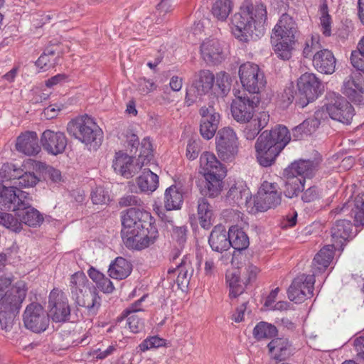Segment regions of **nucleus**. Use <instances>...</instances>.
<instances>
[{
  "label": "nucleus",
  "instance_id": "obj_39",
  "mask_svg": "<svg viewBox=\"0 0 364 364\" xmlns=\"http://www.w3.org/2000/svg\"><path fill=\"white\" fill-rule=\"evenodd\" d=\"M136 184L141 192L152 193L158 187L159 176L149 169H144L136 178Z\"/></svg>",
  "mask_w": 364,
  "mask_h": 364
},
{
  "label": "nucleus",
  "instance_id": "obj_42",
  "mask_svg": "<svg viewBox=\"0 0 364 364\" xmlns=\"http://www.w3.org/2000/svg\"><path fill=\"white\" fill-rule=\"evenodd\" d=\"M228 236L230 247L237 250H243L248 247L250 245L249 237L242 228L237 225L230 228Z\"/></svg>",
  "mask_w": 364,
  "mask_h": 364
},
{
  "label": "nucleus",
  "instance_id": "obj_18",
  "mask_svg": "<svg viewBox=\"0 0 364 364\" xmlns=\"http://www.w3.org/2000/svg\"><path fill=\"white\" fill-rule=\"evenodd\" d=\"M342 93L350 100L360 104L364 94V74L352 72L343 81Z\"/></svg>",
  "mask_w": 364,
  "mask_h": 364
},
{
  "label": "nucleus",
  "instance_id": "obj_1",
  "mask_svg": "<svg viewBox=\"0 0 364 364\" xmlns=\"http://www.w3.org/2000/svg\"><path fill=\"white\" fill-rule=\"evenodd\" d=\"M267 20V6L262 2L252 4L245 1L238 13L232 18V33L241 41L247 42L250 38H257L264 33Z\"/></svg>",
  "mask_w": 364,
  "mask_h": 364
},
{
  "label": "nucleus",
  "instance_id": "obj_19",
  "mask_svg": "<svg viewBox=\"0 0 364 364\" xmlns=\"http://www.w3.org/2000/svg\"><path fill=\"white\" fill-rule=\"evenodd\" d=\"M43 149L49 154L56 156L62 154L67 146V138L63 132L45 130L40 139Z\"/></svg>",
  "mask_w": 364,
  "mask_h": 364
},
{
  "label": "nucleus",
  "instance_id": "obj_21",
  "mask_svg": "<svg viewBox=\"0 0 364 364\" xmlns=\"http://www.w3.org/2000/svg\"><path fill=\"white\" fill-rule=\"evenodd\" d=\"M112 167L117 173L127 178L132 177L141 168L139 162L134 163L133 157L122 152L116 154Z\"/></svg>",
  "mask_w": 364,
  "mask_h": 364
},
{
  "label": "nucleus",
  "instance_id": "obj_57",
  "mask_svg": "<svg viewBox=\"0 0 364 364\" xmlns=\"http://www.w3.org/2000/svg\"><path fill=\"white\" fill-rule=\"evenodd\" d=\"M320 48L321 45L318 43V38L312 36L306 41L305 47L303 50L304 57L306 58L313 57L316 52L320 50Z\"/></svg>",
  "mask_w": 364,
  "mask_h": 364
},
{
  "label": "nucleus",
  "instance_id": "obj_34",
  "mask_svg": "<svg viewBox=\"0 0 364 364\" xmlns=\"http://www.w3.org/2000/svg\"><path fill=\"white\" fill-rule=\"evenodd\" d=\"M197 215L200 227L208 230L213 224V210L207 198L201 197L197 202Z\"/></svg>",
  "mask_w": 364,
  "mask_h": 364
},
{
  "label": "nucleus",
  "instance_id": "obj_58",
  "mask_svg": "<svg viewBox=\"0 0 364 364\" xmlns=\"http://www.w3.org/2000/svg\"><path fill=\"white\" fill-rule=\"evenodd\" d=\"M216 85L223 95H226L229 92L231 85L230 75L225 72L219 73L216 77Z\"/></svg>",
  "mask_w": 364,
  "mask_h": 364
},
{
  "label": "nucleus",
  "instance_id": "obj_55",
  "mask_svg": "<svg viewBox=\"0 0 364 364\" xmlns=\"http://www.w3.org/2000/svg\"><path fill=\"white\" fill-rule=\"evenodd\" d=\"M18 314L0 309V325L2 329L9 331L14 324L16 316Z\"/></svg>",
  "mask_w": 364,
  "mask_h": 364
},
{
  "label": "nucleus",
  "instance_id": "obj_62",
  "mask_svg": "<svg viewBox=\"0 0 364 364\" xmlns=\"http://www.w3.org/2000/svg\"><path fill=\"white\" fill-rule=\"evenodd\" d=\"M156 88L155 83L146 78H139L137 81V90L143 95H146Z\"/></svg>",
  "mask_w": 364,
  "mask_h": 364
},
{
  "label": "nucleus",
  "instance_id": "obj_41",
  "mask_svg": "<svg viewBox=\"0 0 364 364\" xmlns=\"http://www.w3.org/2000/svg\"><path fill=\"white\" fill-rule=\"evenodd\" d=\"M249 196L250 191L245 183L243 181H237L231 185L226 198L230 203H239L243 198L247 203Z\"/></svg>",
  "mask_w": 364,
  "mask_h": 364
},
{
  "label": "nucleus",
  "instance_id": "obj_5",
  "mask_svg": "<svg viewBox=\"0 0 364 364\" xmlns=\"http://www.w3.org/2000/svg\"><path fill=\"white\" fill-rule=\"evenodd\" d=\"M68 132L85 144L101 142L102 132L93 119L87 115L70 122L67 127Z\"/></svg>",
  "mask_w": 364,
  "mask_h": 364
},
{
  "label": "nucleus",
  "instance_id": "obj_32",
  "mask_svg": "<svg viewBox=\"0 0 364 364\" xmlns=\"http://www.w3.org/2000/svg\"><path fill=\"white\" fill-rule=\"evenodd\" d=\"M269 121V114L267 112H259L255 118H252L247 122L243 129V134L247 140H253L259 134L260 131L264 129Z\"/></svg>",
  "mask_w": 364,
  "mask_h": 364
},
{
  "label": "nucleus",
  "instance_id": "obj_56",
  "mask_svg": "<svg viewBox=\"0 0 364 364\" xmlns=\"http://www.w3.org/2000/svg\"><path fill=\"white\" fill-rule=\"evenodd\" d=\"M91 199L94 204H106L109 201V195L104 188L98 186L92 191Z\"/></svg>",
  "mask_w": 364,
  "mask_h": 364
},
{
  "label": "nucleus",
  "instance_id": "obj_53",
  "mask_svg": "<svg viewBox=\"0 0 364 364\" xmlns=\"http://www.w3.org/2000/svg\"><path fill=\"white\" fill-rule=\"evenodd\" d=\"M165 346L166 341L164 339L154 336L146 338L139 345L138 348L141 351L145 352L152 348H157Z\"/></svg>",
  "mask_w": 364,
  "mask_h": 364
},
{
  "label": "nucleus",
  "instance_id": "obj_16",
  "mask_svg": "<svg viewBox=\"0 0 364 364\" xmlns=\"http://www.w3.org/2000/svg\"><path fill=\"white\" fill-rule=\"evenodd\" d=\"M315 277L305 274L297 276L288 289V297L295 303H301L314 294Z\"/></svg>",
  "mask_w": 364,
  "mask_h": 364
},
{
  "label": "nucleus",
  "instance_id": "obj_23",
  "mask_svg": "<svg viewBox=\"0 0 364 364\" xmlns=\"http://www.w3.org/2000/svg\"><path fill=\"white\" fill-rule=\"evenodd\" d=\"M353 225L348 220H338L333 225L331 232L334 249L342 248L353 236Z\"/></svg>",
  "mask_w": 364,
  "mask_h": 364
},
{
  "label": "nucleus",
  "instance_id": "obj_51",
  "mask_svg": "<svg viewBox=\"0 0 364 364\" xmlns=\"http://www.w3.org/2000/svg\"><path fill=\"white\" fill-rule=\"evenodd\" d=\"M26 209L27 210L22 215L23 223L31 227L40 225L43 221V218L39 211L31 206Z\"/></svg>",
  "mask_w": 364,
  "mask_h": 364
},
{
  "label": "nucleus",
  "instance_id": "obj_36",
  "mask_svg": "<svg viewBox=\"0 0 364 364\" xmlns=\"http://www.w3.org/2000/svg\"><path fill=\"white\" fill-rule=\"evenodd\" d=\"M92 286L93 284L89 282L82 272H77L70 276L69 288L73 299H75L76 296H80Z\"/></svg>",
  "mask_w": 364,
  "mask_h": 364
},
{
  "label": "nucleus",
  "instance_id": "obj_40",
  "mask_svg": "<svg viewBox=\"0 0 364 364\" xmlns=\"http://www.w3.org/2000/svg\"><path fill=\"white\" fill-rule=\"evenodd\" d=\"M183 202V193L176 186H171L166 190L164 207L167 210L180 209Z\"/></svg>",
  "mask_w": 364,
  "mask_h": 364
},
{
  "label": "nucleus",
  "instance_id": "obj_22",
  "mask_svg": "<svg viewBox=\"0 0 364 364\" xmlns=\"http://www.w3.org/2000/svg\"><path fill=\"white\" fill-rule=\"evenodd\" d=\"M215 76L208 70H200L196 73L193 77L192 86L186 95L193 92L196 96H202L209 92L213 87Z\"/></svg>",
  "mask_w": 364,
  "mask_h": 364
},
{
  "label": "nucleus",
  "instance_id": "obj_28",
  "mask_svg": "<svg viewBox=\"0 0 364 364\" xmlns=\"http://www.w3.org/2000/svg\"><path fill=\"white\" fill-rule=\"evenodd\" d=\"M200 167L203 169L204 176L206 173H213L218 177H225L226 175L225 168L210 152L206 151L201 154Z\"/></svg>",
  "mask_w": 364,
  "mask_h": 364
},
{
  "label": "nucleus",
  "instance_id": "obj_59",
  "mask_svg": "<svg viewBox=\"0 0 364 364\" xmlns=\"http://www.w3.org/2000/svg\"><path fill=\"white\" fill-rule=\"evenodd\" d=\"M122 318H127V325L130 331L134 333H139L144 328V322L139 318L137 315L132 314L129 316H122Z\"/></svg>",
  "mask_w": 364,
  "mask_h": 364
},
{
  "label": "nucleus",
  "instance_id": "obj_15",
  "mask_svg": "<svg viewBox=\"0 0 364 364\" xmlns=\"http://www.w3.org/2000/svg\"><path fill=\"white\" fill-rule=\"evenodd\" d=\"M122 237L127 248L142 250L156 242L159 237V232L155 226L122 235Z\"/></svg>",
  "mask_w": 364,
  "mask_h": 364
},
{
  "label": "nucleus",
  "instance_id": "obj_11",
  "mask_svg": "<svg viewBox=\"0 0 364 364\" xmlns=\"http://www.w3.org/2000/svg\"><path fill=\"white\" fill-rule=\"evenodd\" d=\"M14 185L6 187L0 183V208L15 211L17 210H25L30 207L28 193L18 190Z\"/></svg>",
  "mask_w": 364,
  "mask_h": 364
},
{
  "label": "nucleus",
  "instance_id": "obj_31",
  "mask_svg": "<svg viewBox=\"0 0 364 364\" xmlns=\"http://www.w3.org/2000/svg\"><path fill=\"white\" fill-rule=\"evenodd\" d=\"M334 246L326 245L315 255L311 264V272L314 277L324 272L329 266L334 256Z\"/></svg>",
  "mask_w": 364,
  "mask_h": 364
},
{
  "label": "nucleus",
  "instance_id": "obj_44",
  "mask_svg": "<svg viewBox=\"0 0 364 364\" xmlns=\"http://www.w3.org/2000/svg\"><path fill=\"white\" fill-rule=\"evenodd\" d=\"M226 282L230 287V296L237 297L245 291V287L240 280V272L238 269H228L225 274Z\"/></svg>",
  "mask_w": 364,
  "mask_h": 364
},
{
  "label": "nucleus",
  "instance_id": "obj_64",
  "mask_svg": "<svg viewBox=\"0 0 364 364\" xmlns=\"http://www.w3.org/2000/svg\"><path fill=\"white\" fill-rule=\"evenodd\" d=\"M319 196L320 194L318 188L316 186H311L304 192L301 198L304 202L310 203L318 199Z\"/></svg>",
  "mask_w": 364,
  "mask_h": 364
},
{
  "label": "nucleus",
  "instance_id": "obj_24",
  "mask_svg": "<svg viewBox=\"0 0 364 364\" xmlns=\"http://www.w3.org/2000/svg\"><path fill=\"white\" fill-rule=\"evenodd\" d=\"M77 306L84 307L90 315H95L100 308L102 299L93 285L74 299Z\"/></svg>",
  "mask_w": 364,
  "mask_h": 364
},
{
  "label": "nucleus",
  "instance_id": "obj_17",
  "mask_svg": "<svg viewBox=\"0 0 364 364\" xmlns=\"http://www.w3.org/2000/svg\"><path fill=\"white\" fill-rule=\"evenodd\" d=\"M26 284L18 281L7 291L1 302L0 309L18 314L27 294Z\"/></svg>",
  "mask_w": 364,
  "mask_h": 364
},
{
  "label": "nucleus",
  "instance_id": "obj_35",
  "mask_svg": "<svg viewBox=\"0 0 364 364\" xmlns=\"http://www.w3.org/2000/svg\"><path fill=\"white\" fill-rule=\"evenodd\" d=\"M272 356L278 360L288 358L291 354V344L287 338L272 339L267 346Z\"/></svg>",
  "mask_w": 364,
  "mask_h": 364
},
{
  "label": "nucleus",
  "instance_id": "obj_50",
  "mask_svg": "<svg viewBox=\"0 0 364 364\" xmlns=\"http://www.w3.org/2000/svg\"><path fill=\"white\" fill-rule=\"evenodd\" d=\"M354 221L355 226H364V194L358 195L354 200Z\"/></svg>",
  "mask_w": 364,
  "mask_h": 364
},
{
  "label": "nucleus",
  "instance_id": "obj_30",
  "mask_svg": "<svg viewBox=\"0 0 364 364\" xmlns=\"http://www.w3.org/2000/svg\"><path fill=\"white\" fill-rule=\"evenodd\" d=\"M208 242L212 250L218 252L228 250L231 245L228 233L227 234L225 228L221 225L214 227L210 232Z\"/></svg>",
  "mask_w": 364,
  "mask_h": 364
},
{
  "label": "nucleus",
  "instance_id": "obj_25",
  "mask_svg": "<svg viewBox=\"0 0 364 364\" xmlns=\"http://www.w3.org/2000/svg\"><path fill=\"white\" fill-rule=\"evenodd\" d=\"M312 63L318 72L328 75L335 71L336 60L331 50L321 49L313 55Z\"/></svg>",
  "mask_w": 364,
  "mask_h": 364
},
{
  "label": "nucleus",
  "instance_id": "obj_6",
  "mask_svg": "<svg viewBox=\"0 0 364 364\" xmlns=\"http://www.w3.org/2000/svg\"><path fill=\"white\" fill-rule=\"evenodd\" d=\"M277 183L264 181L253 198L247 202L249 207H251L250 212L256 213L264 212L270 208L279 205L282 201V193L279 191Z\"/></svg>",
  "mask_w": 364,
  "mask_h": 364
},
{
  "label": "nucleus",
  "instance_id": "obj_4",
  "mask_svg": "<svg viewBox=\"0 0 364 364\" xmlns=\"http://www.w3.org/2000/svg\"><path fill=\"white\" fill-rule=\"evenodd\" d=\"M235 98L230 104L232 118L239 123L245 124L252 119L260 103L259 95L246 92L245 90H234Z\"/></svg>",
  "mask_w": 364,
  "mask_h": 364
},
{
  "label": "nucleus",
  "instance_id": "obj_7",
  "mask_svg": "<svg viewBox=\"0 0 364 364\" xmlns=\"http://www.w3.org/2000/svg\"><path fill=\"white\" fill-rule=\"evenodd\" d=\"M298 92L296 93L295 104L301 108L315 100L322 92V84L314 73H305L297 82Z\"/></svg>",
  "mask_w": 364,
  "mask_h": 364
},
{
  "label": "nucleus",
  "instance_id": "obj_52",
  "mask_svg": "<svg viewBox=\"0 0 364 364\" xmlns=\"http://www.w3.org/2000/svg\"><path fill=\"white\" fill-rule=\"evenodd\" d=\"M38 181V177L34 173L28 171L14 178L13 185L15 187L18 186L20 188H28L36 186Z\"/></svg>",
  "mask_w": 364,
  "mask_h": 364
},
{
  "label": "nucleus",
  "instance_id": "obj_29",
  "mask_svg": "<svg viewBox=\"0 0 364 364\" xmlns=\"http://www.w3.org/2000/svg\"><path fill=\"white\" fill-rule=\"evenodd\" d=\"M193 272V269L191 260L187 256L183 257L175 269H169L168 272V274H178L176 282L178 288L182 291H184L188 287Z\"/></svg>",
  "mask_w": 364,
  "mask_h": 364
},
{
  "label": "nucleus",
  "instance_id": "obj_48",
  "mask_svg": "<svg viewBox=\"0 0 364 364\" xmlns=\"http://www.w3.org/2000/svg\"><path fill=\"white\" fill-rule=\"evenodd\" d=\"M277 333V328L267 322H259L253 329V336L257 340L270 338Z\"/></svg>",
  "mask_w": 364,
  "mask_h": 364
},
{
  "label": "nucleus",
  "instance_id": "obj_61",
  "mask_svg": "<svg viewBox=\"0 0 364 364\" xmlns=\"http://www.w3.org/2000/svg\"><path fill=\"white\" fill-rule=\"evenodd\" d=\"M143 204L142 200L136 196L127 194L122 196L119 201L120 207L136 206L140 207Z\"/></svg>",
  "mask_w": 364,
  "mask_h": 364
},
{
  "label": "nucleus",
  "instance_id": "obj_3",
  "mask_svg": "<svg viewBox=\"0 0 364 364\" xmlns=\"http://www.w3.org/2000/svg\"><path fill=\"white\" fill-rule=\"evenodd\" d=\"M298 32L293 18L287 14H282L273 28L271 37L274 50L279 58L287 60L291 58Z\"/></svg>",
  "mask_w": 364,
  "mask_h": 364
},
{
  "label": "nucleus",
  "instance_id": "obj_54",
  "mask_svg": "<svg viewBox=\"0 0 364 364\" xmlns=\"http://www.w3.org/2000/svg\"><path fill=\"white\" fill-rule=\"evenodd\" d=\"M171 226L172 238L181 246L183 245L187 238L188 229L186 225L176 226L173 224V220H168Z\"/></svg>",
  "mask_w": 364,
  "mask_h": 364
},
{
  "label": "nucleus",
  "instance_id": "obj_20",
  "mask_svg": "<svg viewBox=\"0 0 364 364\" xmlns=\"http://www.w3.org/2000/svg\"><path fill=\"white\" fill-rule=\"evenodd\" d=\"M201 115L200 132L205 139H210L215 134L218 129L220 115L216 113L213 106L202 107L200 109Z\"/></svg>",
  "mask_w": 364,
  "mask_h": 364
},
{
  "label": "nucleus",
  "instance_id": "obj_13",
  "mask_svg": "<svg viewBox=\"0 0 364 364\" xmlns=\"http://www.w3.org/2000/svg\"><path fill=\"white\" fill-rule=\"evenodd\" d=\"M23 321L27 329L41 333L48 328L50 316L40 304L33 302L26 306L23 314Z\"/></svg>",
  "mask_w": 364,
  "mask_h": 364
},
{
  "label": "nucleus",
  "instance_id": "obj_12",
  "mask_svg": "<svg viewBox=\"0 0 364 364\" xmlns=\"http://www.w3.org/2000/svg\"><path fill=\"white\" fill-rule=\"evenodd\" d=\"M216 151L223 161H232L238 152V141L236 133L230 127L220 129L215 137Z\"/></svg>",
  "mask_w": 364,
  "mask_h": 364
},
{
  "label": "nucleus",
  "instance_id": "obj_10",
  "mask_svg": "<svg viewBox=\"0 0 364 364\" xmlns=\"http://www.w3.org/2000/svg\"><path fill=\"white\" fill-rule=\"evenodd\" d=\"M122 235L127 233L130 234L132 232L141 230V229L155 227L151 223L150 213L139 208L127 209L122 215Z\"/></svg>",
  "mask_w": 364,
  "mask_h": 364
},
{
  "label": "nucleus",
  "instance_id": "obj_63",
  "mask_svg": "<svg viewBox=\"0 0 364 364\" xmlns=\"http://www.w3.org/2000/svg\"><path fill=\"white\" fill-rule=\"evenodd\" d=\"M199 143L195 140H188L186 147V156L190 160L196 159L200 152Z\"/></svg>",
  "mask_w": 364,
  "mask_h": 364
},
{
  "label": "nucleus",
  "instance_id": "obj_60",
  "mask_svg": "<svg viewBox=\"0 0 364 364\" xmlns=\"http://www.w3.org/2000/svg\"><path fill=\"white\" fill-rule=\"evenodd\" d=\"M350 62L353 68L357 70L355 72L364 73V54L362 52L359 50L353 51L350 55Z\"/></svg>",
  "mask_w": 364,
  "mask_h": 364
},
{
  "label": "nucleus",
  "instance_id": "obj_37",
  "mask_svg": "<svg viewBox=\"0 0 364 364\" xmlns=\"http://www.w3.org/2000/svg\"><path fill=\"white\" fill-rule=\"evenodd\" d=\"M204 184L200 187V193L210 198L218 196L221 191L222 180L225 177H218L213 173H206Z\"/></svg>",
  "mask_w": 364,
  "mask_h": 364
},
{
  "label": "nucleus",
  "instance_id": "obj_33",
  "mask_svg": "<svg viewBox=\"0 0 364 364\" xmlns=\"http://www.w3.org/2000/svg\"><path fill=\"white\" fill-rule=\"evenodd\" d=\"M317 164L310 160H299L294 161L284 170L285 175H294L305 180L306 178H311L316 170Z\"/></svg>",
  "mask_w": 364,
  "mask_h": 364
},
{
  "label": "nucleus",
  "instance_id": "obj_43",
  "mask_svg": "<svg viewBox=\"0 0 364 364\" xmlns=\"http://www.w3.org/2000/svg\"><path fill=\"white\" fill-rule=\"evenodd\" d=\"M284 194L286 197L292 198L296 197L304 188V179L297 176L285 175Z\"/></svg>",
  "mask_w": 364,
  "mask_h": 364
},
{
  "label": "nucleus",
  "instance_id": "obj_45",
  "mask_svg": "<svg viewBox=\"0 0 364 364\" xmlns=\"http://www.w3.org/2000/svg\"><path fill=\"white\" fill-rule=\"evenodd\" d=\"M231 0H217L212 6L213 15L219 21H225L232 11Z\"/></svg>",
  "mask_w": 364,
  "mask_h": 364
},
{
  "label": "nucleus",
  "instance_id": "obj_2",
  "mask_svg": "<svg viewBox=\"0 0 364 364\" xmlns=\"http://www.w3.org/2000/svg\"><path fill=\"white\" fill-rule=\"evenodd\" d=\"M290 140V133L284 126L278 125L270 131H264L255 145L258 163L264 167L272 166Z\"/></svg>",
  "mask_w": 364,
  "mask_h": 364
},
{
  "label": "nucleus",
  "instance_id": "obj_49",
  "mask_svg": "<svg viewBox=\"0 0 364 364\" xmlns=\"http://www.w3.org/2000/svg\"><path fill=\"white\" fill-rule=\"evenodd\" d=\"M0 225L7 229L18 232L22 229V223L11 213L0 212Z\"/></svg>",
  "mask_w": 364,
  "mask_h": 364
},
{
  "label": "nucleus",
  "instance_id": "obj_14",
  "mask_svg": "<svg viewBox=\"0 0 364 364\" xmlns=\"http://www.w3.org/2000/svg\"><path fill=\"white\" fill-rule=\"evenodd\" d=\"M49 316L55 322H65L68 321L70 316V306L68 299L62 290L54 288L48 297Z\"/></svg>",
  "mask_w": 364,
  "mask_h": 364
},
{
  "label": "nucleus",
  "instance_id": "obj_9",
  "mask_svg": "<svg viewBox=\"0 0 364 364\" xmlns=\"http://www.w3.org/2000/svg\"><path fill=\"white\" fill-rule=\"evenodd\" d=\"M327 110L329 117L343 124L351 123L355 111L353 107L343 97L336 93H328L327 95Z\"/></svg>",
  "mask_w": 364,
  "mask_h": 364
},
{
  "label": "nucleus",
  "instance_id": "obj_46",
  "mask_svg": "<svg viewBox=\"0 0 364 364\" xmlns=\"http://www.w3.org/2000/svg\"><path fill=\"white\" fill-rule=\"evenodd\" d=\"M318 127L317 121L308 118L293 129V136L296 139H301L304 136H308L314 133Z\"/></svg>",
  "mask_w": 364,
  "mask_h": 364
},
{
  "label": "nucleus",
  "instance_id": "obj_47",
  "mask_svg": "<svg viewBox=\"0 0 364 364\" xmlns=\"http://www.w3.org/2000/svg\"><path fill=\"white\" fill-rule=\"evenodd\" d=\"M318 12L320 14L321 31L325 36H331L332 18L328 13V8L326 1L320 5Z\"/></svg>",
  "mask_w": 364,
  "mask_h": 364
},
{
  "label": "nucleus",
  "instance_id": "obj_26",
  "mask_svg": "<svg viewBox=\"0 0 364 364\" xmlns=\"http://www.w3.org/2000/svg\"><path fill=\"white\" fill-rule=\"evenodd\" d=\"M16 150L25 155H36L41 151L38 137L36 132H26L18 136L16 143Z\"/></svg>",
  "mask_w": 364,
  "mask_h": 364
},
{
  "label": "nucleus",
  "instance_id": "obj_27",
  "mask_svg": "<svg viewBox=\"0 0 364 364\" xmlns=\"http://www.w3.org/2000/svg\"><path fill=\"white\" fill-rule=\"evenodd\" d=\"M200 52L203 60L208 64H217L223 60L220 44L217 39H207L200 46Z\"/></svg>",
  "mask_w": 364,
  "mask_h": 364
},
{
  "label": "nucleus",
  "instance_id": "obj_38",
  "mask_svg": "<svg viewBox=\"0 0 364 364\" xmlns=\"http://www.w3.org/2000/svg\"><path fill=\"white\" fill-rule=\"evenodd\" d=\"M132 265L126 259L119 257L110 264L108 272L110 277L124 279L132 272Z\"/></svg>",
  "mask_w": 364,
  "mask_h": 364
},
{
  "label": "nucleus",
  "instance_id": "obj_8",
  "mask_svg": "<svg viewBox=\"0 0 364 364\" xmlns=\"http://www.w3.org/2000/svg\"><path fill=\"white\" fill-rule=\"evenodd\" d=\"M239 76L244 88L249 93L259 95L266 85L264 73L253 63L247 62L239 68Z\"/></svg>",
  "mask_w": 364,
  "mask_h": 364
}]
</instances>
